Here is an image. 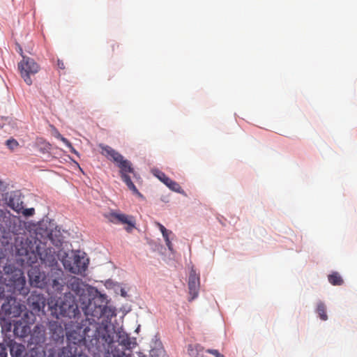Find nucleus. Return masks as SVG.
<instances>
[{
  "mask_svg": "<svg viewBox=\"0 0 357 357\" xmlns=\"http://www.w3.org/2000/svg\"><path fill=\"white\" fill-rule=\"evenodd\" d=\"M10 353L12 357H26V354L24 346L17 342L10 343Z\"/></svg>",
  "mask_w": 357,
  "mask_h": 357,
  "instance_id": "a211bd4d",
  "label": "nucleus"
},
{
  "mask_svg": "<svg viewBox=\"0 0 357 357\" xmlns=\"http://www.w3.org/2000/svg\"><path fill=\"white\" fill-rule=\"evenodd\" d=\"M17 213H22L25 217L32 216L35 213V209L33 208H24V205H22V208L20 211Z\"/></svg>",
  "mask_w": 357,
  "mask_h": 357,
  "instance_id": "cd10ccee",
  "label": "nucleus"
},
{
  "mask_svg": "<svg viewBox=\"0 0 357 357\" xmlns=\"http://www.w3.org/2000/svg\"><path fill=\"white\" fill-rule=\"evenodd\" d=\"M79 301L70 292L65 293L63 297L56 301L51 300L47 303V310L52 312H79Z\"/></svg>",
  "mask_w": 357,
  "mask_h": 357,
  "instance_id": "423d86ee",
  "label": "nucleus"
},
{
  "mask_svg": "<svg viewBox=\"0 0 357 357\" xmlns=\"http://www.w3.org/2000/svg\"><path fill=\"white\" fill-rule=\"evenodd\" d=\"M326 310V305L322 302H319L317 305V312H325Z\"/></svg>",
  "mask_w": 357,
  "mask_h": 357,
  "instance_id": "2f4dec72",
  "label": "nucleus"
},
{
  "mask_svg": "<svg viewBox=\"0 0 357 357\" xmlns=\"http://www.w3.org/2000/svg\"><path fill=\"white\" fill-rule=\"evenodd\" d=\"M98 146L101 149L100 153L102 155L116 163V165L119 169L120 177L127 185L128 188L131 190L133 194L143 197V195L139 192L131 180L130 175H132L134 178L136 177V174L131 162L125 159L120 153L109 146L100 144Z\"/></svg>",
  "mask_w": 357,
  "mask_h": 357,
  "instance_id": "f03ea898",
  "label": "nucleus"
},
{
  "mask_svg": "<svg viewBox=\"0 0 357 357\" xmlns=\"http://www.w3.org/2000/svg\"><path fill=\"white\" fill-rule=\"evenodd\" d=\"M6 144L11 151H13L19 146L17 141L14 139H8L6 142Z\"/></svg>",
  "mask_w": 357,
  "mask_h": 357,
  "instance_id": "c756f323",
  "label": "nucleus"
},
{
  "mask_svg": "<svg viewBox=\"0 0 357 357\" xmlns=\"http://www.w3.org/2000/svg\"><path fill=\"white\" fill-rule=\"evenodd\" d=\"M24 314V316H25V317H28V314H29L25 313V314Z\"/></svg>",
  "mask_w": 357,
  "mask_h": 357,
  "instance_id": "79ce46f5",
  "label": "nucleus"
},
{
  "mask_svg": "<svg viewBox=\"0 0 357 357\" xmlns=\"http://www.w3.org/2000/svg\"><path fill=\"white\" fill-rule=\"evenodd\" d=\"M35 247L31 248L32 252L36 253L41 261L49 270L54 268H60L56 251L50 247L53 245L59 247L62 244L60 238L54 239L52 233H48L47 236L44 238L43 241L37 236L34 241Z\"/></svg>",
  "mask_w": 357,
  "mask_h": 357,
  "instance_id": "7ed1b4c3",
  "label": "nucleus"
},
{
  "mask_svg": "<svg viewBox=\"0 0 357 357\" xmlns=\"http://www.w3.org/2000/svg\"><path fill=\"white\" fill-rule=\"evenodd\" d=\"M169 189L176 192H181L183 191L180 185L176 181L170 180V182H168L166 185Z\"/></svg>",
  "mask_w": 357,
  "mask_h": 357,
  "instance_id": "a878e982",
  "label": "nucleus"
},
{
  "mask_svg": "<svg viewBox=\"0 0 357 357\" xmlns=\"http://www.w3.org/2000/svg\"><path fill=\"white\" fill-rule=\"evenodd\" d=\"M24 223L20 217L12 214L6 208H0V236L10 238L24 231Z\"/></svg>",
  "mask_w": 357,
  "mask_h": 357,
  "instance_id": "39448f33",
  "label": "nucleus"
},
{
  "mask_svg": "<svg viewBox=\"0 0 357 357\" xmlns=\"http://www.w3.org/2000/svg\"><path fill=\"white\" fill-rule=\"evenodd\" d=\"M155 224L162 234L164 233V231L167 232V229L162 224H160V222H156Z\"/></svg>",
  "mask_w": 357,
  "mask_h": 357,
  "instance_id": "c9c22d12",
  "label": "nucleus"
},
{
  "mask_svg": "<svg viewBox=\"0 0 357 357\" xmlns=\"http://www.w3.org/2000/svg\"><path fill=\"white\" fill-rule=\"evenodd\" d=\"M30 327L21 321H17L14 324L13 332L17 337H24L30 333Z\"/></svg>",
  "mask_w": 357,
  "mask_h": 357,
  "instance_id": "6ab92c4d",
  "label": "nucleus"
},
{
  "mask_svg": "<svg viewBox=\"0 0 357 357\" xmlns=\"http://www.w3.org/2000/svg\"><path fill=\"white\" fill-rule=\"evenodd\" d=\"M73 314V320L76 322L81 319L82 323L74 327L69 323H59L54 321L50 323V329L52 332L53 337L59 340L66 335L68 344H75L82 348L84 344L89 351L94 356H100L102 351H108L109 344L113 340L114 330L112 325L107 319H102L101 323L91 324L89 322V315L94 314Z\"/></svg>",
  "mask_w": 357,
  "mask_h": 357,
  "instance_id": "f257e3e1",
  "label": "nucleus"
},
{
  "mask_svg": "<svg viewBox=\"0 0 357 357\" xmlns=\"http://www.w3.org/2000/svg\"><path fill=\"white\" fill-rule=\"evenodd\" d=\"M30 284L31 286L45 289L47 284L48 270L41 272L36 266H32L28 272Z\"/></svg>",
  "mask_w": 357,
  "mask_h": 357,
  "instance_id": "9d476101",
  "label": "nucleus"
},
{
  "mask_svg": "<svg viewBox=\"0 0 357 357\" xmlns=\"http://www.w3.org/2000/svg\"><path fill=\"white\" fill-rule=\"evenodd\" d=\"M3 200L5 204L16 213L22 210L24 204L22 195L18 190L6 193Z\"/></svg>",
  "mask_w": 357,
  "mask_h": 357,
  "instance_id": "f8f14e48",
  "label": "nucleus"
},
{
  "mask_svg": "<svg viewBox=\"0 0 357 357\" xmlns=\"http://www.w3.org/2000/svg\"><path fill=\"white\" fill-rule=\"evenodd\" d=\"M53 316L55 315V318L59 320L60 319H62V318H64V317H66V314H63V313H61V314H52Z\"/></svg>",
  "mask_w": 357,
  "mask_h": 357,
  "instance_id": "e433bc0d",
  "label": "nucleus"
},
{
  "mask_svg": "<svg viewBox=\"0 0 357 357\" xmlns=\"http://www.w3.org/2000/svg\"><path fill=\"white\" fill-rule=\"evenodd\" d=\"M105 314H102V313H100V315H104ZM100 317L102 318V316H100Z\"/></svg>",
  "mask_w": 357,
  "mask_h": 357,
  "instance_id": "c03bdc74",
  "label": "nucleus"
},
{
  "mask_svg": "<svg viewBox=\"0 0 357 357\" xmlns=\"http://www.w3.org/2000/svg\"><path fill=\"white\" fill-rule=\"evenodd\" d=\"M46 298L41 294L33 291L28 298L27 304L31 309V312H45V308L47 304Z\"/></svg>",
  "mask_w": 357,
  "mask_h": 357,
  "instance_id": "9b49d317",
  "label": "nucleus"
},
{
  "mask_svg": "<svg viewBox=\"0 0 357 357\" xmlns=\"http://www.w3.org/2000/svg\"><path fill=\"white\" fill-rule=\"evenodd\" d=\"M107 321L109 322L112 325L113 330L114 331L113 340L111 342V344H109V349H112V345H113L115 338L116 339V341L119 342L121 344H122L123 346H130V340L128 335L127 333H126L124 331H119L118 332H116L114 325L111 323V321H108V320H107ZM101 354H104L105 357H110L109 350L102 351L101 353Z\"/></svg>",
  "mask_w": 357,
  "mask_h": 357,
  "instance_id": "dca6fc26",
  "label": "nucleus"
},
{
  "mask_svg": "<svg viewBox=\"0 0 357 357\" xmlns=\"http://www.w3.org/2000/svg\"><path fill=\"white\" fill-rule=\"evenodd\" d=\"M155 175L160 181H162L165 185H167L168 182H170L171 178L166 176L165 173L160 171H157Z\"/></svg>",
  "mask_w": 357,
  "mask_h": 357,
  "instance_id": "bb28decb",
  "label": "nucleus"
},
{
  "mask_svg": "<svg viewBox=\"0 0 357 357\" xmlns=\"http://www.w3.org/2000/svg\"><path fill=\"white\" fill-rule=\"evenodd\" d=\"M188 284L189 294L190 295V300L192 301L197 297L200 287L199 275L194 269H192L190 272Z\"/></svg>",
  "mask_w": 357,
  "mask_h": 357,
  "instance_id": "2eb2a0df",
  "label": "nucleus"
},
{
  "mask_svg": "<svg viewBox=\"0 0 357 357\" xmlns=\"http://www.w3.org/2000/svg\"><path fill=\"white\" fill-rule=\"evenodd\" d=\"M20 314H21L20 313H18L17 317H20Z\"/></svg>",
  "mask_w": 357,
  "mask_h": 357,
  "instance_id": "37998d69",
  "label": "nucleus"
},
{
  "mask_svg": "<svg viewBox=\"0 0 357 357\" xmlns=\"http://www.w3.org/2000/svg\"><path fill=\"white\" fill-rule=\"evenodd\" d=\"M202 350V348L199 344H189L188 347V354L190 357H199Z\"/></svg>",
  "mask_w": 357,
  "mask_h": 357,
  "instance_id": "412c9836",
  "label": "nucleus"
},
{
  "mask_svg": "<svg viewBox=\"0 0 357 357\" xmlns=\"http://www.w3.org/2000/svg\"><path fill=\"white\" fill-rule=\"evenodd\" d=\"M206 351L209 354L214 355L215 357H225L216 349H208Z\"/></svg>",
  "mask_w": 357,
  "mask_h": 357,
  "instance_id": "473e14b6",
  "label": "nucleus"
},
{
  "mask_svg": "<svg viewBox=\"0 0 357 357\" xmlns=\"http://www.w3.org/2000/svg\"><path fill=\"white\" fill-rule=\"evenodd\" d=\"M124 357H130V356H126V355H125V356H124Z\"/></svg>",
  "mask_w": 357,
  "mask_h": 357,
  "instance_id": "a18cd8bd",
  "label": "nucleus"
},
{
  "mask_svg": "<svg viewBox=\"0 0 357 357\" xmlns=\"http://www.w3.org/2000/svg\"><path fill=\"white\" fill-rule=\"evenodd\" d=\"M26 284V280L24 277H19L15 281V289H17L20 291L21 294H26V291L24 289V286Z\"/></svg>",
  "mask_w": 357,
  "mask_h": 357,
  "instance_id": "5701e85b",
  "label": "nucleus"
},
{
  "mask_svg": "<svg viewBox=\"0 0 357 357\" xmlns=\"http://www.w3.org/2000/svg\"><path fill=\"white\" fill-rule=\"evenodd\" d=\"M90 289L91 297H82L79 301V307L83 312H114V309L108 306L109 301L105 294H101L96 288Z\"/></svg>",
  "mask_w": 357,
  "mask_h": 357,
  "instance_id": "20e7f679",
  "label": "nucleus"
},
{
  "mask_svg": "<svg viewBox=\"0 0 357 357\" xmlns=\"http://www.w3.org/2000/svg\"><path fill=\"white\" fill-rule=\"evenodd\" d=\"M328 282L334 286H341L344 284V280L337 272H333L328 276Z\"/></svg>",
  "mask_w": 357,
  "mask_h": 357,
  "instance_id": "aec40b11",
  "label": "nucleus"
},
{
  "mask_svg": "<svg viewBox=\"0 0 357 357\" xmlns=\"http://www.w3.org/2000/svg\"><path fill=\"white\" fill-rule=\"evenodd\" d=\"M162 234L169 250L173 252V245L170 240V236H174L172 231L170 230H167V232L164 231V233H162Z\"/></svg>",
  "mask_w": 357,
  "mask_h": 357,
  "instance_id": "b1692460",
  "label": "nucleus"
},
{
  "mask_svg": "<svg viewBox=\"0 0 357 357\" xmlns=\"http://www.w3.org/2000/svg\"><path fill=\"white\" fill-rule=\"evenodd\" d=\"M57 138L59 139L61 142H63L69 149L71 153H73L76 155H78L77 151L73 146L72 144L65 137H63L61 134H58Z\"/></svg>",
  "mask_w": 357,
  "mask_h": 357,
  "instance_id": "393cba45",
  "label": "nucleus"
},
{
  "mask_svg": "<svg viewBox=\"0 0 357 357\" xmlns=\"http://www.w3.org/2000/svg\"><path fill=\"white\" fill-rule=\"evenodd\" d=\"M150 354L152 357H168L164 348L160 345L152 348L150 351Z\"/></svg>",
  "mask_w": 357,
  "mask_h": 357,
  "instance_id": "4be33fe9",
  "label": "nucleus"
},
{
  "mask_svg": "<svg viewBox=\"0 0 357 357\" xmlns=\"http://www.w3.org/2000/svg\"><path fill=\"white\" fill-rule=\"evenodd\" d=\"M62 262L65 269L74 274H81L87 268L86 259L78 255L72 257L67 255Z\"/></svg>",
  "mask_w": 357,
  "mask_h": 357,
  "instance_id": "1a4fd4ad",
  "label": "nucleus"
},
{
  "mask_svg": "<svg viewBox=\"0 0 357 357\" xmlns=\"http://www.w3.org/2000/svg\"><path fill=\"white\" fill-rule=\"evenodd\" d=\"M66 278L61 268L48 270L47 284L45 289L51 294H61L66 286Z\"/></svg>",
  "mask_w": 357,
  "mask_h": 357,
  "instance_id": "0eeeda50",
  "label": "nucleus"
},
{
  "mask_svg": "<svg viewBox=\"0 0 357 357\" xmlns=\"http://www.w3.org/2000/svg\"><path fill=\"white\" fill-rule=\"evenodd\" d=\"M20 53L22 56V60L18 63L21 77L28 85H31L33 81L31 77L40 70V66L33 59L23 56L21 47H20Z\"/></svg>",
  "mask_w": 357,
  "mask_h": 357,
  "instance_id": "6e6552de",
  "label": "nucleus"
},
{
  "mask_svg": "<svg viewBox=\"0 0 357 357\" xmlns=\"http://www.w3.org/2000/svg\"><path fill=\"white\" fill-rule=\"evenodd\" d=\"M0 357H8L7 347L0 343Z\"/></svg>",
  "mask_w": 357,
  "mask_h": 357,
  "instance_id": "7c9ffc66",
  "label": "nucleus"
},
{
  "mask_svg": "<svg viewBox=\"0 0 357 357\" xmlns=\"http://www.w3.org/2000/svg\"><path fill=\"white\" fill-rule=\"evenodd\" d=\"M26 356L27 357H38V353L35 349H31L29 352H26Z\"/></svg>",
  "mask_w": 357,
  "mask_h": 357,
  "instance_id": "72a5a7b5",
  "label": "nucleus"
},
{
  "mask_svg": "<svg viewBox=\"0 0 357 357\" xmlns=\"http://www.w3.org/2000/svg\"><path fill=\"white\" fill-rule=\"evenodd\" d=\"M115 46H116L117 47H119V45H117V44H116V43L113 44V45H112V51H114V47H115Z\"/></svg>",
  "mask_w": 357,
  "mask_h": 357,
  "instance_id": "ea45409f",
  "label": "nucleus"
},
{
  "mask_svg": "<svg viewBox=\"0 0 357 357\" xmlns=\"http://www.w3.org/2000/svg\"><path fill=\"white\" fill-rule=\"evenodd\" d=\"M110 357H124L125 353L122 351H120L116 349H113V345H112V349H109Z\"/></svg>",
  "mask_w": 357,
  "mask_h": 357,
  "instance_id": "c85d7f7f",
  "label": "nucleus"
},
{
  "mask_svg": "<svg viewBox=\"0 0 357 357\" xmlns=\"http://www.w3.org/2000/svg\"><path fill=\"white\" fill-rule=\"evenodd\" d=\"M321 320H326L328 319L327 314H319Z\"/></svg>",
  "mask_w": 357,
  "mask_h": 357,
  "instance_id": "58836bf2",
  "label": "nucleus"
},
{
  "mask_svg": "<svg viewBox=\"0 0 357 357\" xmlns=\"http://www.w3.org/2000/svg\"><path fill=\"white\" fill-rule=\"evenodd\" d=\"M57 67H58V68H59L61 70L65 69L66 66H65V64H64V62L63 60H61V59L57 60Z\"/></svg>",
  "mask_w": 357,
  "mask_h": 357,
  "instance_id": "f704fd0d",
  "label": "nucleus"
},
{
  "mask_svg": "<svg viewBox=\"0 0 357 357\" xmlns=\"http://www.w3.org/2000/svg\"><path fill=\"white\" fill-rule=\"evenodd\" d=\"M111 317H116V313H114V314H110Z\"/></svg>",
  "mask_w": 357,
  "mask_h": 357,
  "instance_id": "a19ab883",
  "label": "nucleus"
},
{
  "mask_svg": "<svg viewBox=\"0 0 357 357\" xmlns=\"http://www.w3.org/2000/svg\"><path fill=\"white\" fill-rule=\"evenodd\" d=\"M66 286L77 296H79V300L82 297H86V296H84L83 294L87 285L82 279L75 276H69L66 278Z\"/></svg>",
  "mask_w": 357,
  "mask_h": 357,
  "instance_id": "ddd939ff",
  "label": "nucleus"
},
{
  "mask_svg": "<svg viewBox=\"0 0 357 357\" xmlns=\"http://www.w3.org/2000/svg\"><path fill=\"white\" fill-rule=\"evenodd\" d=\"M108 220L114 223V224H126L128 227L126 229L128 231H131V230L135 227V221L132 216L128 215L123 213H110L108 216Z\"/></svg>",
  "mask_w": 357,
  "mask_h": 357,
  "instance_id": "4468645a",
  "label": "nucleus"
},
{
  "mask_svg": "<svg viewBox=\"0 0 357 357\" xmlns=\"http://www.w3.org/2000/svg\"><path fill=\"white\" fill-rule=\"evenodd\" d=\"M120 294H121V296H123V297H126L127 296V292H126V291L123 288H121Z\"/></svg>",
  "mask_w": 357,
  "mask_h": 357,
  "instance_id": "4c0bfd02",
  "label": "nucleus"
},
{
  "mask_svg": "<svg viewBox=\"0 0 357 357\" xmlns=\"http://www.w3.org/2000/svg\"><path fill=\"white\" fill-rule=\"evenodd\" d=\"M59 357H88L83 354L82 348L75 344H67L59 353Z\"/></svg>",
  "mask_w": 357,
  "mask_h": 357,
  "instance_id": "f3484780",
  "label": "nucleus"
}]
</instances>
